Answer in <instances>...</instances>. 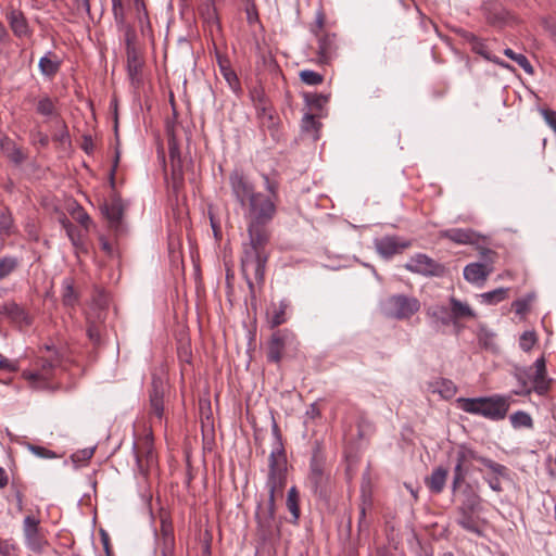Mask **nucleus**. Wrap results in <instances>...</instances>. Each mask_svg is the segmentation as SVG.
<instances>
[{
    "label": "nucleus",
    "mask_w": 556,
    "mask_h": 556,
    "mask_svg": "<svg viewBox=\"0 0 556 556\" xmlns=\"http://www.w3.org/2000/svg\"><path fill=\"white\" fill-rule=\"evenodd\" d=\"M229 186L247 222L248 241L242 243L241 271L253 292V280L264 281L268 260L266 245L270 239L268 224L276 214V205L265 194L256 192L253 184L239 170L229 175Z\"/></svg>",
    "instance_id": "nucleus-1"
},
{
    "label": "nucleus",
    "mask_w": 556,
    "mask_h": 556,
    "mask_svg": "<svg viewBox=\"0 0 556 556\" xmlns=\"http://www.w3.org/2000/svg\"><path fill=\"white\" fill-rule=\"evenodd\" d=\"M269 473L266 486L269 492L268 501L265 505H258L256 518L260 522H269L275 516V501L281 496L287 483V459L285 455L277 451L271 452L268 458Z\"/></svg>",
    "instance_id": "nucleus-2"
},
{
    "label": "nucleus",
    "mask_w": 556,
    "mask_h": 556,
    "mask_svg": "<svg viewBox=\"0 0 556 556\" xmlns=\"http://www.w3.org/2000/svg\"><path fill=\"white\" fill-rule=\"evenodd\" d=\"M510 396L493 395L483 397H459L458 407L469 414L483 416L491 420H502L506 417Z\"/></svg>",
    "instance_id": "nucleus-3"
},
{
    "label": "nucleus",
    "mask_w": 556,
    "mask_h": 556,
    "mask_svg": "<svg viewBox=\"0 0 556 556\" xmlns=\"http://www.w3.org/2000/svg\"><path fill=\"white\" fill-rule=\"evenodd\" d=\"M46 353L40 357L37 369L23 371V377L35 389L48 388L53 371L60 364V356L53 348L47 345Z\"/></svg>",
    "instance_id": "nucleus-4"
},
{
    "label": "nucleus",
    "mask_w": 556,
    "mask_h": 556,
    "mask_svg": "<svg viewBox=\"0 0 556 556\" xmlns=\"http://www.w3.org/2000/svg\"><path fill=\"white\" fill-rule=\"evenodd\" d=\"M383 314L393 319L404 320L409 319L417 312H419L421 304L415 296L405 294H393L387 298L382 303Z\"/></svg>",
    "instance_id": "nucleus-5"
},
{
    "label": "nucleus",
    "mask_w": 556,
    "mask_h": 556,
    "mask_svg": "<svg viewBox=\"0 0 556 556\" xmlns=\"http://www.w3.org/2000/svg\"><path fill=\"white\" fill-rule=\"evenodd\" d=\"M482 262L470 263L464 268V278L472 285L482 287L490 274L493 271V264L497 253L491 249L479 248Z\"/></svg>",
    "instance_id": "nucleus-6"
},
{
    "label": "nucleus",
    "mask_w": 556,
    "mask_h": 556,
    "mask_svg": "<svg viewBox=\"0 0 556 556\" xmlns=\"http://www.w3.org/2000/svg\"><path fill=\"white\" fill-rule=\"evenodd\" d=\"M534 374H531L532 367L528 369H517L515 371V378L520 386L532 382L533 392L539 395H544L551 387L552 379L547 377L546 362L544 357H540L534 362L533 365Z\"/></svg>",
    "instance_id": "nucleus-7"
},
{
    "label": "nucleus",
    "mask_w": 556,
    "mask_h": 556,
    "mask_svg": "<svg viewBox=\"0 0 556 556\" xmlns=\"http://www.w3.org/2000/svg\"><path fill=\"white\" fill-rule=\"evenodd\" d=\"M299 345L296 336L289 329L277 330L273 333L267 352V359L279 363L288 349L295 350Z\"/></svg>",
    "instance_id": "nucleus-8"
},
{
    "label": "nucleus",
    "mask_w": 556,
    "mask_h": 556,
    "mask_svg": "<svg viewBox=\"0 0 556 556\" xmlns=\"http://www.w3.org/2000/svg\"><path fill=\"white\" fill-rule=\"evenodd\" d=\"M480 456L476 454L471 448L462 445L456 453V463L453 471L452 491L455 493L460 485L465 482V479L470 469V463L478 460Z\"/></svg>",
    "instance_id": "nucleus-9"
},
{
    "label": "nucleus",
    "mask_w": 556,
    "mask_h": 556,
    "mask_svg": "<svg viewBox=\"0 0 556 556\" xmlns=\"http://www.w3.org/2000/svg\"><path fill=\"white\" fill-rule=\"evenodd\" d=\"M40 521L35 516L28 515L23 521V533L26 546L34 553H41L47 541L40 530Z\"/></svg>",
    "instance_id": "nucleus-10"
},
{
    "label": "nucleus",
    "mask_w": 556,
    "mask_h": 556,
    "mask_svg": "<svg viewBox=\"0 0 556 556\" xmlns=\"http://www.w3.org/2000/svg\"><path fill=\"white\" fill-rule=\"evenodd\" d=\"M404 267L424 276H441L444 273V267L441 264L422 253L412 256Z\"/></svg>",
    "instance_id": "nucleus-11"
},
{
    "label": "nucleus",
    "mask_w": 556,
    "mask_h": 556,
    "mask_svg": "<svg viewBox=\"0 0 556 556\" xmlns=\"http://www.w3.org/2000/svg\"><path fill=\"white\" fill-rule=\"evenodd\" d=\"M426 317L431 329L437 333H444L445 328L452 324L450 309L445 305L435 304L426 308Z\"/></svg>",
    "instance_id": "nucleus-12"
},
{
    "label": "nucleus",
    "mask_w": 556,
    "mask_h": 556,
    "mask_svg": "<svg viewBox=\"0 0 556 556\" xmlns=\"http://www.w3.org/2000/svg\"><path fill=\"white\" fill-rule=\"evenodd\" d=\"M314 35L317 37L318 63L326 64L337 55V36L334 34H319L315 29Z\"/></svg>",
    "instance_id": "nucleus-13"
},
{
    "label": "nucleus",
    "mask_w": 556,
    "mask_h": 556,
    "mask_svg": "<svg viewBox=\"0 0 556 556\" xmlns=\"http://www.w3.org/2000/svg\"><path fill=\"white\" fill-rule=\"evenodd\" d=\"M5 18L9 26L17 38H26L31 36V29L25 14L15 8H8L5 11Z\"/></svg>",
    "instance_id": "nucleus-14"
},
{
    "label": "nucleus",
    "mask_w": 556,
    "mask_h": 556,
    "mask_svg": "<svg viewBox=\"0 0 556 556\" xmlns=\"http://www.w3.org/2000/svg\"><path fill=\"white\" fill-rule=\"evenodd\" d=\"M439 237L456 244H478L480 235L469 228H451L439 231Z\"/></svg>",
    "instance_id": "nucleus-15"
},
{
    "label": "nucleus",
    "mask_w": 556,
    "mask_h": 556,
    "mask_svg": "<svg viewBox=\"0 0 556 556\" xmlns=\"http://www.w3.org/2000/svg\"><path fill=\"white\" fill-rule=\"evenodd\" d=\"M309 476L308 480L312 489L315 493L321 492V489L326 482L324 473V458L318 450L313 453L309 464Z\"/></svg>",
    "instance_id": "nucleus-16"
},
{
    "label": "nucleus",
    "mask_w": 556,
    "mask_h": 556,
    "mask_svg": "<svg viewBox=\"0 0 556 556\" xmlns=\"http://www.w3.org/2000/svg\"><path fill=\"white\" fill-rule=\"evenodd\" d=\"M150 416L152 420L162 421L164 416V387L162 381L153 380L150 391Z\"/></svg>",
    "instance_id": "nucleus-17"
},
{
    "label": "nucleus",
    "mask_w": 556,
    "mask_h": 556,
    "mask_svg": "<svg viewBox=\"0 0 556 556\" xmlns=\"http://www.w3.org/2000/svg\"><path fill=\"white\" fill-rule=\"evenodd\" d=\"M410 245L409 241L400 240L396 237L387 236L376 241V249L380 255L389 258Z\"/></svg>",
    "instance_id": "nucleus-18"
},
{
    "label": "nucleus",
    "mask_w": 556,
    "mask_h": 556,
    "mask_svg": "<svg viewBox=\"0 0 556 556\" xmlns=\"http://www.w3.org/2000/svg\"><path fill=\"white\" fill-rule=\"evenodd\" d=\"M225 1L226 0H205V2L199 5V14L211 28V31H213V28L220 30L217 5Z\"/></svg>",
    "instance_id": "nucleus-19"
},
{
    "label": "nucleus",
    "mask_w": 556,
    "mask_h": 556,
    "mask_svg": "<svg viewBox=\"0 0 556 556\" xmlns=\"http://www.w3.org/2000/svg\"><path fill=\"white\" fill-rule=\"evenodd\" d=\"M168 155L170 161L174 187L177 188L182 182L184 174L179 148L174 137H170L168 139Z\"/></svg>",
    "instance_id": "nucleus-20"
},
{
    "label": "nucleus",
    "mask_w": 556,
    "mask_h": 556,
    "mask_svg": "<svg viewBox=\"0 0 556 556\" xmlns=\"http://www.w3.org/2000/svg\"><path fill=\"white\" fill-rule=\"evenodd\" d=\"M290 308V301L287 299L280 300L278 303L273 302L267 312V323L271 329L279 327L288 320V309Z\"/></svg>",
    "instance_id": "nucleus-21"
},
{
    "label": "nucleus",
    "mask_w": 556,
    "mask_h": 556,
    "mask_svg": "<svg viewBox=\"0 0 556 556\" xmlns=\"http://www.w3.org/2000/svg\"><path fill=\"white\" fill-rule=\"evenodd\" d=\"M0 149L15 165L22 164L27 159V154L9 137H1Z\"/></svg>",
    "instance_id": "nucleus-22"
},
{
    "label": "nucleus",
    "mask_w": 556,
    "mask_h": 556,
    "mask_svg": "<svg viewBox=\"0 0 556 556\" xmlns=\"http://www.w3.org/2000/svg\"><path fill=\"white\" fill-rule=\"evenodd\" d=\"M112 12L115 20L116 25L121 29H125L126 33V42L129 46L135 36L132 28L126 24L125 17V9L123 4V0H112Z\"/></svg>",
    "instance_id": "nucleus-23"
},
{
    "label": "nucleus",
    "mask_w": 556,
    "mask_h": 556,
    "mask_svg": "<svg viewBox=\"0 0 556 556\" xmlns=\"http://www.w3.org/2000/svg\"><path fill=\"white\" fill-rule=\"evenodd\" d=\"M447 476L448 470L439 466L432 470L429 477L426 478V485L432 493L440 494L444 490Z\"/></svg>",
    "instance_id": "nucleus-24"
},
{
    "label": "nucleus",
    "mask_w": 556,
    "mask_h": 556,
    "mask_svg": "<svg viewBox=\"0 0 556 556\" xmlns=\"http://www.w3.org/2000/svg\"><path fill=\"white\" fill-rule=\"evenodd\" d=\"M475 510H462V508H457L456 522L466 531L475 533L477 535H481L482 532L479 527L478 518L475 516Z\"/></svg>",
    "instance_id": "nucleus-25"
},
{
    "label": "nucleus",
    "mask_w": 556,
    "mask_h": 556,
    "mask_svg": "<svg viewBox=\"0 0 556 556\" xmlns=\"http://www.w3.org/2000/svg\"><path fill=\"white\" fill-rule=\"evenodd\" d=\"M102 212L110 222L112 227H117L123 218L124 206L118 198H113L104 203Z\"/></svg>",
    "instance_id": "nucleus-26"
},
{
    "label": "nucleus",
    "mask_w": 556,
    "mask_h": 556,
    "mask_svg": "<svg viewBox=\"0 0 556 556\" xmlns=\"http://www.w3.org/2000/svg\"><path fill=\"white\" fill-rule=\"evenodd\" d=\"M456 386L448 379L438 378L428 383V391L438 393L443 399H451L456 394Z\"/></svg>",
    "instance_id": "nucleus-27"
},
{
    "label": "nucleus",
    "mask_w": 556,
    "mask_h": 556,
    "mask_svg": "<svg viewBox=\"0 0 556 556\" xmlns=\"http://www.w3.org/2000/svg\"><path fill=\"white\" fill-rule=\"evenodd\" d=\"M450 314L452 323L456 324L458 319L462 318H473L475 313L471 307L455 298H451L450 300Z\"/></svg>",
    "instance_id": "nucleus-28"
},
{
    "label": "nucleus",
    "mask_w": 556,
    "mask_h": 556,
    "mask_svg": "<svg viewBox=\"0 0 556 556\" xmlns=\"http://www.w3.org/2000/svg\"><path fill=\"white\" fill-rule=\"evenodd\" d=\"M463 501L457 508L468 509L478 511L481 505V497L479 494L471 488V485L467 484L463 490Z\"/></svg>",
    "instance_id": "nucleus-29"
},
{
    "label": "nucleus",
    "mask_w": 556,
    "mask_h": 556,
    "mask_svg": "<svg viewBox=\"0 0 556 556\" xmlns=\"http://www.w3.org/2000/svg\"><path fill=\"white\" fill-rule=\"evenodd\" d=\"M38 66L42 75L52 77L59 72L60 62L56 60L55 55L49 52L39 60Z\"/></svg>",
    "instance_id": "nucleus-30"
},
{
    "label": "nucleus",
    "mask_w": 556,
    "mask_h": 556,
    "mask_svg": "<svg viewBox=\"0 0 556 556\" xmlns=\"http://www.w3.org/2000/svg\"><path fill=\"white\" fill-rule=\"evenodd\" d=\"M257 118L263 128H267L268 130L275 129L277 117L270 108H267L266 105L257 106Z\"/></svg>",
    "instance_id": "nucleus-31"
},
{
    "label": "nucleus",
    "mask_w": 556,
    "mask_h": 556,
    "mask_svg": "<svg viewBox=\"0 0 556 556\" xmlns=\"http://www.w3.org/2000/svg\"><path fill=\"white\" fill-rule=\"evenodd\" d=\"M508 288H497L495 290L484 292L479 295L481 302L488 305H495L508 298Z\"/></svg>",
    "instance_id": "nucleus-32"
},
{
    "label": "nucleus",
    "mask_w": 556,
    "mask_h": 556,
    "mask_svg": "<svg viewBox=\"0 0 556 556\" xmlns=\"http://www.w3.org/2000/svg\"><path fill=\"white\" fill-rule=\"evenodd\" d=\"M61 224L66 231L67 237L76 249H83L80 230L75 227L66 217L61 218Z\"/></svg>",
    "instance_id": "nucleus-33"
},
{
    "label": "nucleus",
    "mask_w": 556,
    "mask_h": 556,
    "mask_svg": "<svg viewBox=\"0 0 556 556\" xmlns=\"http://www.w3.org/2000/svg\"><path fill=\"white\" fill-rule=\"evenodd\" d=\"M36 111L45 117H54L58 115L54 101L49 97H42L37 101Z\"/></svg>",
    "instance_id": "nucleus-34"
},
{
    "label": "nucleus",
    "mask_w": 556,
    "mask_h": 556,
    "mask_svg": "<svg viewBox=\"0 0 556 556\" xmlns=\"http://www.w3.org/2000/svg\"><path fill=\"white\" fill-rule=\"evenodd\" d=\"M20 266V260L15 256L0 257V280L9 277Z\"/></svg>",
    "instance_id": "nucleus-35"
},
{
    "label": "nucleus",
    "mask_w": 556,
    "mask_h": 556,
    "mask_svg": "<svg viewBox=\"0 0 556 556\" xmlns=\"http://www.w3.org/2000/svg\"><path fill=\"white\" fill-rule=\"evenodd\" d=\"M504 54L510 60L515 61L527 74H533V66L525 54L516 53L510 48L505 49Z\"/></svg>",
    "instance_id": "nucleus-36"
},
{
    "label": "nucleus",
    "mask_w": 556,
    "mask_h": 556,
    "mask_svg": "<svg viewBox=\"0 0 556 556\" xmlns=\"http://www.w3.org/2000/svg\"><path fill=\"white\" fill-rule=\"evenodd\" d=\"M510 424L514 428H532L533 421L531 416L522 410L516 412L509 417Z\"/></svg>",
    "instance_id": "nucleus-37"
},
{
    "label": "nucleus",
    "mask_w": 556,
    "mask_h": 556,
    "mask_svg": "<svg viewBox=\"0 0 556 556\" xmlns=\"http://www.w3.org/2000/svg\"><path fill=\"white\" fill-rule=\"evenodd\" d=\"M287 508L293 516L294 520H298L300 517V507H299V492L295 486H292L288 491L287 495Z\"/></svg>",
    "instance_id": "nucleus-38"
},
{
    "label": "nucleus",
    "mask_w": 556,
    "mask_h": 556,
    "mask_svg": "<svg viewBox=\"0 0 556 556\" xmlns=\"http://www.w3.org/2000/svg\"><path fill=\"white\" fill-rule=\"evenodd\" d=\"M13 228L14 223L11 212L7 207H0V232L10 235Z\"/></svg>",
    "instance_id": "nucleus-39"
},
{
    "label": "nucleus",
    "mask_w": 556,
    "mask_h": 556,
    "mask_svg": "<svg viewBox=\"0 0 556 556\" xmlns=\"http://www.w3.org/2000/svg\"><path fill=\"white\" fill-rule=\"evenodd\" d=\"M77 301L76 292L70 279L63 281L62 302L66 306H74Z\"/></svg>",
    "instance_id": "nucleus-40"
},
{
    "label": "nucleus",
    "mask_w": 556,
    "mask_h": 556,
    "mask_svg": "<svg viewBox=\"0 0 556 556\" xmlns=\"http://www.w3.org/2000/svg\"><path fill=\"white\" fill-rule=\"evenodd\" d=\"M134 8L137 14L138 23L143 30L146 26L150 25L146 3L143 0H134Z\"/></svg>",
    "instance_id": "nucleus-41"
},
{
    "label": "nucleus",
    "mask_w": 556,
    "mask_h": 556,
    "mask_svg": "<svg viewBox=\"0 0 556 556\" xmlns=\"http://www.w3.org/2000/svg\"><path fill=\"white\" fill-rule=\"evenodd\" d=\"M300 79L306 85L316 86L324 81V76L315 71L304 70L300 72Z\"/></svg>",
    "instance_id": "nucleus-42"
},
{
    "label": "nucleus",
    "mask_w": 556,
    "mask_h": 556,
    "mask_svg": "<svg viewBox=\"0 0 556 556\" xmlns=\"http://www.w3.org/2000/svg\"><path fill=\"white\" fill-rule=\"evenodd\" d=\"M321 124L316 119L313 114H305L302 118V129L306 132H312L317 138V132Z\"/></svg>",
    "instance_id": "nucleus-43"
},
{
    "label": "nucleus",
    "mask_w": 556,
    "mask_h": 556,
    "mask_svg": "<svg viewBox=\"0 0 556 556\" xmlns=\"http://www.w3.org/2000/svg\"><path fill=\"white\" fill-rule=\"evenodd\" d=\"M471 46H472V50L476 53H478V54L482 55L483 58L491 60L502 66H506L503 62H500L498 60L491 58V55L488 52L486 46L475 36H471Z\"/></svg>",
    "instance_id": "nucleus-44"
},
{
    "label": "nucleus",
    "mask_w": 556,
    "mask_h": 556,
    "mask_svg": "<svg viewBox=\"0 0 556 556\" xmlns=\"http://www.w3.org/2000/svg\"><path fill=\"white\" fill-rule=\"evenodd\" d=\"M538 337L534 331H525L519 339V346L522 351L529 352L536 343Z\"/></svg>",
    "instance_id": "nucleus-45"
},
{
    "label": "nucleus",
    "mask_w": 556,
    "mask_h": 556,
    "mask_svg": "<svg viewBox=\"0 0 556 556\" xmlns=\"http://www.w3.org/2000/svg\"><path fill=\"white\" fill-rule=\"evenodd\" d=\"M265 181V189L268 192V195H265L266 199H270L275 204L278 199V188L279 184L277 180L270 179L267 175H263Z\"/></svg>",
    "instance_id": "nucleus-46"
},
{
    "label": "nucleus",
    "mask_w": 556,
    "mask_h": 556,
    "mask_svg": "<svg viewBox=\"0 0 556 556\" xmlns=\"http://www.w3.org/2000/svg\"><path fill=\"white\" fill-rule=\"evenodd\" d=\"M88 323V327H87V336L88 338L90 339V341H92L94 344H98L100 343V340H101V331H102V327L100 324L98 323H94V321H91V320H87Z\"/></svg>",
    "instance_id": "nucleus-47"
},
{
    "label": "nucleus",
    "mask_w": 556,
    "mask_h": 556,
    "mask_svg": "<svg viewBox=\"0 0 556 556\" xmlns=\"http://www.w3.org/2000/svg\"><path fill=\"white\" fill-rule=\"evenodd\" d=\"M18 547L11 540L0 539V555L1 556H17Z\"/></svg>",
    "instance_id": "nucleus-48"
},
{
    "label": "nucleus",
    "mask_w": 556,
    "mask_h": 556,
    "mask_svg": "<svg viewBox=\"0 0 556 556\" xmlns=\"http://www.w3.org/2000/svg\"><path fill=\"white\" fill-rule=\"evenodd\" d=\"M220 72L232 90H236L239 86V80L236 73L228 66L220 63Z\"/></svg>",
    "instance_id": "nucleus-49"
},
{
    "label": "nucleus",
    "mask_w": 556,
    "mask_h": 556,
    "mask_svg": "<svg viewBox=\"0 0 556 556\" xmlns=\"http://www.w3.org/2000/svg\"><path fill=\"white\" fill-rule=\"evenodd\" d=\"M478 462H480L482 465H484L486 468H489L492 472L496 473L497 476L506 475L507 469L504 465L495 463L485 457H479Z\"/></svg>",
    "instance_id": "nucleus-50"
},
{
    "label": "nucleus",
    "mask_w": 556,
    "mask_h": 556,
    "mask_svg": "<svg viewBox=\"0 0 556 556\" xmlns=\"http://www.w3.org/2000/svg\"><path fill=\"white\" fill-rule=\"evenodd\" d=\"M306 102L314 109L321 110L323 106L328 102V96L325 94H307Z\"/></svg>",
    "instance_id": "nucleus-51"
},
{
    "label": "nucleus",
    "mask_w": 556,
    "mask_h": 556,
    "mask_svg": "<svg viewBox=\"0 0 556 556\" xmlns=\"http://www.w3.org/2000/svg\"><path fill=\"white\" fill-rule=\"evenodd\" d=\"M73 218L78 222L83 227L86 229L88 228V225L90 223L89 215L84 211V208L79 205L72 212Z\"/></svg>",
    "instance_id": "nucleus-52"
},
{
    "label": "nucleus",
    "mask_w": 556,
    "mask_h": 556,
    "mask_svg": "<svg viewBox=\"0 0 556 556\" xmlns=\"http://www.w3.org/2000/svg\"><path fill=\"white\" fill-rule=\"evenodd\" d=\"M20 368L17 359H9L4 356H0V370L7 372H15Z\"/></svg>",
    "instance_id": "nucleus-53"
},
{
    "label": "nucleus",
    "mask_w": 556,
    "mask_h": 556,
    "mask_svg": "<svg viewBox=\"0 0 556 556\" xmlns=\"http://www.w3.org/2000/svg\"><path fill=\"white\" fill-rule=\"evenodd\" d=\"M160 552H175V536L166 534V538H159Z\"/></svg>",
    "instance_id": "nucleus-54"
},
{
    "label": "nucleus",
    "mask_w": 556,
    "mask_h": 556,
    "mask_svg": "<svg viewBox=\"0 0 556 556\" xmlns=\"http://www.w3.org/2000/svg\"><path fill=\"white\" fill-rule=\"evenodd\" d=\"M531 299H518L513 302V308L517 315H525L530 308Z\"/></svg>",
    "instance_id": "nucleus-55"
},
{
    "label": "nucleus",
    "mask_w": 556,
    "mask_h": 556,
    "mask_svg": "<svg viewBox=\"0 0 556 556\" xmlns=\"http://www.w3.org/2000/svg\"><path fill=\"white\" fill-rule=\"evenodd\" d=\"M324 25H325V15L323 12H318L316 15L315 23L312 26V31L314 33V29H315L317 33L324 34L323 33Z\"/></svg>",
    "instance_id": "nucleus-56"
},
{
    "label": "nucleus",
    "mask_w": 556,
    "mask_h": 556,
    "mask_svg": "<svg viewBox=\"0 0 556 556\" xmlns=\"http://www.w3.org/2000/svg\"><path fill=\"white\" fill-rule=\"evenodd\" d=\"M30 450L33 451L34 454L40 457H54V453L52 451L47 450L42 446H31Z\"/></svg>",
    "instance_id": "nucleus-57"
},
{
    "label": "nucleus",
    "mask_w": 556,
    "mask_h": 556,
    "mask_svg": "<svg viewBox=\"0 0 556 556\" xmlns=\"http://www.w3.org/2000/svg\"><path fill=\"white\" fill-rule=\"evenodd\" d=\"M533 391V387H529V384H525L523 386H520L519 384V388L517 390H514L513 393L515 395H520V396H528L531 394V392Z\"/></svg>",
    "instance_id": "nucleus-58"
},
{
    "label": "nucleus",
    "mask_w": 556,
    "mask_h": 556,
    "mask_svg": "<svg viewBox=\"0 0 556 556\" xmlns=\"http://www.w3.org/2000/svg\"><path fill=\"white\" fill-rule=\"evenodd\" d=\"M166 534L174 536V530L169 522L162 521L160 538H166Z\"/></svg>",
    "instance_id": "nucleus-59"
},
{
    "label": "nucleus",
    "mask_w": 556,
    "mask_h": 556,
    "mask_svg": "<svg viewBox=\"0 0 556 556\" xmlns=\"http://www.w3.org/2000/svg\"><path fill=\"white\" fill-rule=\"evenodd\" d=\"M492 338H493V334H492V333H490V332H488V331H484V330H481V332H480V334H479V340H480V342H481L484 346H486V348H489V346H490Z\"/></svg>",
    "instance_id": "nucleus-60"
},
{
    "label": "nucleus",
    "mask_w": 556,
    "mask_h": 556,
    "mask_svg": "<svg viewBox=\"0 0 556 556\" xmlns=\"http://www.w3.org/2000/svg\"><path fill=\"white\" fill-rule=\"evenodd\" d=\"M100 241V245H101V249L106 253V254H112L113 253V247L112 244L109 242V240L105 238V237H100L99 239Z\"/></svg>",
    "instance_id": "nucleus-61"
},
{
    "label": "nucleus",
    "mask_w": 556,
    "mask_h": 556,
    "mask_svg": "<svg viewBox=\"0 0 556 556\" xmlns=\"http://www.w3.org/2000/svg\"><path fill=\"white\" fill-rule=\"evenodd\" d=\"M489 486L495 492H502V484L498 477H493L488 480Z\"/></svg>",
    "instance_id": "nucleus-62"
},
{
    "label": "nucleus",
    "mask_w": 556,
    "mask_h": 556,
    "mask_svg": "<svg viewBox=\"0 0 556 556\" xmlns=\"http://www.w3.org/2000/svg\"><path fill=\"white\" fill-rule=\"evenodd\" d=\"M77 9L87 13L90 12V0H75Z\"/></svg>",
    "instance_id": "nucleus-63"
},
{
    "label": "nucleus",
    "mask_w": 556,
    "mask_h": 556,
    "mask_svg": "<svg viewBox=\"0 0 556 556\" xmlns=\"http://www.w3.org/2000/svg\"><path fill=\"white\" fill-rule=\"evenodd\" d=\"M35 141L38 142L40 146L46 147L49 143V138L47 135L38 131L35 136Z\"/></svg>",
    "instance_id": "nucleus-64"
}]
</instances>
